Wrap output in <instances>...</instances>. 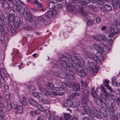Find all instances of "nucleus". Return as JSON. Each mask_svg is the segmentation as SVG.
<instances>
[{
	"mask_svg": "<svg viewBox=\"0 0 120 120\" xmlns=\"http://www.w3.org/2000/svg\"><path fill=\"white\" fill-rule=\"evenodd\" d=\"M120 17L117 18L115 20V23L116 26H115V28L112 27H110L107 29L109 30L106 32H109L108 37H112L115 36V34L120 31Z\"/></svg>",
	"mask_w": 120,
	"mask_h": 120,
	"instance_id": "obj_1",
	"label": "nucleus"
},
{
	"mask_svg": "<svg viewBox=\"0 0 120 120\" xmlns=\"http://www.w3.org/2000/svg\"><path fill=\"white\" fill-rule=\"evenodd\" d=\"M29 104L32 106L37 107L38 110L41 111H44L45 109L42 107V105L33 99L30 98L29 100Z\"/></svg>",
	"mask_w": 120,
	"mask_h": 120,
	"instance_id": "obj_2",
	"label": "nucleus"
},
{
	"mask_svg": "<svg viewBox=\"0 0 120 120\" xmlns=\"http://www.w3.org/2000/svg\"><path fill=\"white\" fill-rule=\"evenodd\" d=\"M39 100L44 104H47L50 102V100L47 96L46 95L43 96L41 93L39 94Z\"/></svg>",
	"mask_w": 120,
	"mask_h": 120,
	"instance_id": "obj_3",
	"label": "nucleus"
},
{
	"mask_svg": "<svg viewBox=\"0 0 120 120\" xmlns=\"http://www.w3.org/2000/svg\"><path fill=\"white\" fill-rule=\"evenodd\" d=\"M83 110L87 114H90L93 115H95L97 112V110L94 107L92 108V109H90L89 107L86 106L83 108Z\"/></svg>",
	"mask_w": 120,
	"mask_h": 120,
	"instance_id": "obj_4",
	"label": "nucleus"
},
{
	"mask_svg": "<svg viewBox=\"0 0 120 120\" xmlns=\"http://www.w3.org/2000/svg\"><path fill=\"white\" fill-rule=\"evenodd\" d=\"M84 53L89 58L91 59H92L95 61L97 62L98 60L97 59L96 55L93 53H91L90 51L87 50L85 49L84 50Z\"/></svg>",
	"mask_w": 120,
	"mask_h": 120,
	"instance_id": "obj_5",
	"label": "nucleus"
},
{
	"mask_svg": "<svg viewBox=\"0 0 120 120\" xmlns=\"http://www.w3.org/2000/svg\"><path fill=\"white\" fill-rule=\"evenodd\" d=\"M90 66L91 67L90 68V74L92 75V76L94 75L95 73L97 72L98 70L96 67V66L94 64L92 63L90 64Z\"/></svg>",
	"mask_w": 120,
	"mask_h": 120,
	"instance_id": "obj_6",
	"label": "nucleus"
},
{
	"mask_svg": "<svg viewBox=\"0 0 120 120\" xmlns=\"http://www.w3.org/2000/svg\"><path fill=\"white\" fill-rule=\"evenodd\" d=\"M84 95L83 96V98L82 99L81 101L82 104H86L88 102V96L87 95L88 93V91L85 90H82Z\"/></svg>",
	"mask_w": 120,
	"mask_h": 120,
	"instance_id": "obj_7",
	"label": "nucleus"
},
{
	"mask_svg": "<svg viewBox=\"0 0 120 120\" xmlns=\"http://www.w3.org/2000/svg\"><path fill=\"white\" fill-rule=\"evenodd\" d=\"M23 5V2L20 1L18 6L16 7V10L17 11L19 12L21 15H23L24 13V10L22 7Z\"/></svg>",
	"mask_w": 120,
	"mask_h": 120,
	"instance_id": "obj_8",
	"label": "nucleus"
},
{
	"mask_svg": "<svg viewBox=\"0 0 120 120\" xmlns=\"http://www.w3.org/2000/svg\"><path fill=\"white\" fill-rule=\"evenodd\" d=\"M94 39H95L96 40L101 41L102 40L105 41L107 40V38L105 36L102 35H94L93 37Z\"/></svg>",
	"mask_w": 120,
	"mask_h": 120,
	"instance_id": "obj_9",
	"label": "nucleus"
},
{
	"mask_svg": "<svg viewBox=\"0 0 120 120\" xmlns=\"http://www.w3.org/2000/svg\"><path fill=\"white\" fill-rule=\"evenodd\" d=\"M23 107L22 105H19L15 108L14 111L16 114H20L23 111Z\"/></svg>",
	"mask_w": 120,
	"mask_h": 120,
	"instance_id": "obj_10",
	"label": "nucleus"
},
{
	"mask_svg": "<svg viewBox=\"0 0 120 120\" xmlns=\"http://www.w3.org/2000/svg\"><path fill=\"white\" fill-rule=\"evenodd\" d=\"M32 3L34 4H36L37 5V6L38 8H41L40 11H43L44 10V7L42 4L40 3L39 2L38 0H36L35 1H33Z\"/></svg>",
	"mask_w": 120,
	"mask_h": 120,
	"instance_id": "obj_11",
	"label": "nucleus"
},
{
	"mask_svg": "<svg viewBox=\"0 0 120 120\" xmlns=\"http://www.w3.org/2000/svg\"><path fill=\"white\" fill-rule=\"evenodd\" d=\"M19 18L14 16L13 15H9L8 16V19L11 22H13L16 21Z\"/></svg>",
	"mask_w": 120,
	"mask_h": 120,
	"instance_id": "obj_12",
	"label": "nucleus"
},
{
	"mask_svg": "<svg viewBox=\"0 0 120 120\" xmlns=\"http://www.w3.org/2000/svg\"><path fill=\"white\" fill-rule=\"evenodd\" d=\"M21 24L22 22L21 20L19 18L16 21H15V22L13 23V25L15 26V27L18 28Z\"/></svg>",
	"mask_w": 120,
	"mask_h": 120,
	"instance_id": "obj_13",
	"label": "nucleus"
},
{
	"mask_svg": "<svg viewBox=\"0 0 120 120\" xmlns=\"http://www.w3.org/2000/svg\"><path fill=\"white\" fill-rule=\"evenodd\" d=\"M64 106L66 107H70L73 105V102L69 99H67L66 103H64Z\"/></svg>",
	"mask_w": 120,
	"mask_h": 120,
	"instance_id": "obj_14",
	"label": "nucleus"
},
{
	"mask_svg": "<svg viewBox=\"0 0 120 120\" xmlns=\"http://www.w3.org/2000/svg\"><path fill=\"white\" fill-rule=\"evenodd\" d=\"M0 20L1 21H3L4 20V17L3 15L0 13ZM4 25L3 24L2 22L0 21V31H3V26Z\"/></svg>",
	"mask_w": 120,
	"mask_h": 120,
	"instance_id": "obj_15",
	"label": "nucleus"
},
{
	"mask_svg": "<svg viewBox=\"0 0 120 120\" xmlns=\"http://www.w3.org/2000/svg\"><path fill=\"white\" fill-rule=\"evenodd\" d=\"M98 55L97 56H96L97 59L98 60L97 61V62L96 61H95L97 64H99L101 62V59H100V58L101 59H103L104 58V56L103 54L101 52H99L97 54Z\"/></svg>",
	"mask_w": 120,
	"mask_h": 120,
	"instance_id": "obj_16",
	"label": "nucleus"
},
{
	"mask_svg": "<svg viewBox=\"0 0 120 120\" xmlns=\"http://www.w3.org/2000/svg\"><path fill=\"white\" fill-rule=\"evenodd\" d=\"M59 63L60 65L64 68H66L67 67V59L61 60H60Z\"/></svg>",
	"mask_w": 120,
	"mask_h": 120,
	"instance_id": "obj_17",
	"label": "nucleus"
},
{
	"mask_svg": "<svg viewBox=\"0 0 120 120\" xmlns=\"http://www.w3.org/2000/svg\"><path fill=\"white\" fill-rule=\"evenodd\" d=\"M26 15L28 21L30 22H32L33 21L32 15L30 13H27Z\"/></svg>",
	"mask_w": 120,
	"mask_h": 120,
	"instance_id": "obj_18",
	"label": "nucleus"
},
{
	"mask_svg": "<svg viewBox=\"0 0 120 120\" xmlns=\"http://www.w3.org/2000/svg\"><path fill=\"white\" fill-rule=\"evenodd\" d=\"M80 89L79 84L78 83L75 84H74L73 90L75 91H79Z\"/></svg>",
	"mask_w": 120,
	"mask_h": 120,
	"instance_id": "obj_19",
	"label": "nucleus"
},
{
	"mask_svg": "<svg viewBox=\"0 0 120 120\" xmlns=\"http://www.w3.org/2000/svg\"><path fill=\"white\" fill-rule=\"evenodd\" d=\"M66 68H67V69H68L70 70V72H71L73 71L74 68L73 67L72 64L70 62H68L67 63V67ZM67 69L68 70V69Z\"/></svg>",
	"mask_w": 120,
	"mask_h": 120,
	"instance_id": "obj_20",
	"label": "nucleus"
},
{
	"mask_svg": "<svg viewBox=\"0 0 120 120\" xmlns=\"http://www.w3.org/2000/svg\"><path fill=\"white\" fill-rule=\"evenodd\" d=\"M101 46L102 49L101 50L105 52L107 51L108 50V47L107 45L102 43H101Z\"/></svg>",
	"mask_w": 120,
	"mask_h": 120,
	"instance_id": "obj_21",
	"label": "nucleus"
},
{
	"mask_svg": "<svg viewBox=\"0 0 120 120\" xmlns=\"http://www.w3.org/2000/svg\"><path fill=\"white\" fill-rule=\"evenodd\" d=\"M109 82V81H106L104 82V84L105 86L107 87V89H108L111 92H112L113 91V90L111 87L109 86L108 82Z\"/></svg>",
	"mask_w": 120,
	"mask_h": 120,
	"instance_id": "obj_22",
	"label": "nucleus"
},
{
	"mask_svg": "<svg viewBox=\"0 0 120 120\" xmlns=\"http://www.w3.org/2000/svg\"><path fill=\"white\" fill-rule=\"evenodd\" d=\"M74 63L77 65H79V66H81L82 64V62L81 60V59L80 58L79 59H76L74 60Z\"/></svg>",
	"mask_w": 120,
	"mask_h": 120,
	"instance_id": "obj_23",
	"label": "nucleus"
},
{
	"mask_svg": "<svg viewBox=\"0 0 120 120\" xmlns=\"http://www.w3.org/2000/svg\"><path fill=\"white\" fill-rule=\"evenodd\" d=\"M101 43L98 45L96 44H94L93 45V47L96 50H101L102 49L101 46Z\"/></svg>",
	"mask_w": 120,
	"mask_h": 120,
	"instance_id": "obj_24",
	"label": "nucleus"
},
{
	"mask_svg": "<svg viewBox=\"0 0 120 120\" xmlns=\"http://www.w3.org/2000/svg\"><path fill=\"white\" fill-rule=\"evenodd\" d=\"M12 101L11 102V103L12 106L13 108H15L17 107V106L18 105V103L15 100H12Z\"/></svg>",
	"mask_w": 120,
	"mask_h": 120,
	"instance_id": "obj_25",
	"label": "nucleus"
},
{
	"mask_svg": "<svg viewBox=\"0 0 120 120\" xmlns=\"http://www.w3.org/2000/svg\"><path fill=\"white\" fill-rule=\"evenodd\" d=\"M45 116L43 115H41L38 116L36 120H45Z\"/></svg>",
	"mask_w": 120,
	"mask_h": 120,
	"instance_id": "obj_26",
	"label": "nucleus"
},
{
	"mask_svg": "<svg viewBox=\"0 0 120 120\" xmlns=\"http://www.w3.org/2000/svg\"><path fill=\"white\" fill-rule=\"evenodd\" d=\"M0 75L3 76H4L5 77H6V75L4 72V70L3 68H0Z\"/></svg>",
	"mask_w": 120,
	"mask_h": 120,
	"instance_id": "obj_27",
	"label": "nucleus"
},
{
	"mask_svg": "<svg viewBox=\"0 0 120 120\" xmlns=\"http://www.w3.org/2000/svg\"><path fill=\"white\" fill-rule=\"evenodd\" d=\"M79 74L80 76L85 77L86 75V72L85 70H83L79 72Z\"/></svg>",
	"mask_w": 120,
	"mask_h": 120,
	"instance_id": "obj_28",
	"label": "nucleus"
},
{
	"mask_svg": "<svg viewBox=\"0 0 120 120\" xmlns=\"http://www.w3.org/2000/svg\"><path fill=\"white\" fill-rule=\"evenodd\" d=\"M63 116L64 119L66 120L70 119L71 118V116L68 113H64L63 114Z\"/></svg>",
	"mask_w": 120,
	"mask_h": 120,
	"instance_id": "obj_29",
	"label": "nucleus"
},
{
	"mask_svg": "<svg viewBox=\"0 0 120 120\" xmlns=\"http://www.w3.org/2000/svg\"><path fill=\"white\" fill-rule=\"evenodd\" d=\"M48 93L49 94H52L54 96L60 95V94L58 93V92L54 91H52L51 92H49Z\"/></svg>",
	"mask_w": 120,
	"mask_h": 120,
	"instance_id": "obj_30",
	"label": "nucleus"
},
{
	"mask_svg": "<svg viewBox=\"0 0 120 120\" xmlns=\"http://www.w3.org/2000/svg\"><path fill=\"white\" fill-rule=\"evenodd\" d=\"M104 7L105 9L107 11H110L112 9V7L109 5H105L104 6Z\"/></svg>",
	"mask_w": 120,
	"mask_h": 120,
	"instance_id": "obj_31",
	"label": "nucleus"
},
{
	"mask_svg": "<svg viewBox=\"0 0 120 120\" xmlns=\"http://www.w3.org/2000/svg\"><path fill=\"white\" fill-rule=\"evenodd\" d=\"M7 106L8 110L10 111L11 110L12 108L11 102L10 101L7 103Z\"/></svg>",
	"mask_w": 120,
	"mask_h": 120,
	"instance_id": "obj_32",
	"label": "nucleus"
},
{
	"mask_svg": "<svg viewBox=\"0 0 120 120\" xmlns=\"http://www.w3.org/2000/svg\"><path fill=\"white\" fill-rule=\"evenodd\" d=\"M94 3H97L98 5H102L104 4V2L101 0H96L94 1Z\"/></svg>",
	"mask_w": 120,
	"mask_h": 120,
	"instance_id": "obj_33",
	"label": "nucleus"
},
{
	"mask_svg": "<svg viewBox=\"0 0 120 120\" xmlns=\"http://www.w3.org/2000/svg\"><path fill=\"white\" fill-rule=\"evenodd\" d=\"M80 95V93H79L77 92L76 93H73L70 96L71 98L72 99H73L76 96H79Z\"/></svg>",
	"mask_w": 120,
	"mask_h": 120,
	"instance_id": "obj_34",
	"label": "nucleus"
},
{
	"mask_svg": "<svg viewBox=\"0 0 120 120\" xmlns=\"http://www.w3.org/2000/svg\"><path fill=\"white\" fill-rule=\"evenodd\" d=\"M46 116L48 118H50L52 116H54L53 115H52L51 112L48 110L46 111Z\"/></svg>",
	"mask_w": 120,
	"mask_h": 120,
	"instance_id": "obj_35",
	"label": "nucleus"
},
{
	"mask_svg": "<svg viewBox=\"0 0 120 120\" xmlns=\"http://www.w3.org/2000/svg\"><path fill=\"white\" fill-rule=\"evenodd\" d=\"M46 14L49 17H52L53 16V13L51 11H49Z\"/></svg>",
	"mask_w": 120,
	"mask_h": 120,
	"instance_id": "obj_36",
	"label": "nucleus"
},
{
	"mask_svg": "<svg viewBox=\"0 0 120 120\" xmlns=\"http://www.w3.org/2000/svg\"><path fill=\"white\" fill-rule=\"evenodd\" d=\"M97 118L101 119L102 118L101 113L100 112H97L95 115H94Z\"/></svg>",
	"mask_w": 120,
	"mask_h": 120,
	"instance_id": "obj_37",
	"label": "nucleus"
},
{
	"mask_svg": "<svg viewBox=\"0 0 120 120\" xmlns=\"http://www.w3.org/2000/svg\"><path fill=\"white\" fill-rule=\"evenodd\" d=\"M28 88L31 92L32 91L35 89L34 87L31 85H29L28 87Z\"/></svg>",
	"mask_w": 120,
	"mask_h": 120,
	"instance_id": "obj_38",
	"label": "nucleus"
},
{
	"mask_svg": "<svg viewBox=\"0 0 120 120\" xmlns=\"http://www.w3.org/2000/svg\"><path fill=\"white\" fill-rule=\"evenodd\" d=\"M39 20L42 22H43L45 21V19L43 16H41L38 17Z\"/></svg>",
	"mask_w": 120,
	"mask_h": 120,
	"instance_id": "obj_39",
	"label": "nucleus"
},
{
	"mask_svg": "<svg viewBox=\"0 0 120 120\" xmlns=\"http://www.w3.org/2000/svg\"><path fill=\"white\" fill-rule=\"evenodd\" d=\"M20 102H22V104L23 105H26L28 104V102L26 101L25 98L23 99V100Z\"/></svg>",
	"mask_w": 120,
	"mask_h": 120,
	"instance_id": "obj_40",
	"label": "nucleus"
},
{
	"mask_svg": "<svg viewBox=\"0 0 120 120\" xmlns=\"http://www.w3.org/2000/svg\"><path fill=\"white\" fill-rule=\"evenodd\" d=\"M111 0L113 1L114 3H116L117 5H119L120 4L119 6V8L120 9V0Z\"/></svg>",
	"mask_w": 120,
	"mask_h": 120,
	"instance_id": "obj_41",
	"label": "nucleus"
},
{
	"mask_svg": "<svg viewBox=\"0 0 120 120\" xmlns=\"http://www.w3.org/2000/svg\"><path fill=\"white\" fill-rule=\"evenodd\" d=\"M30 115L32 116H34L36 115V112L35 111H31L30 112Z\"/></svg>",
	"mask_w": 120,
	"mask_h": 120,
	"instance_id": "obj_42",
	"label": "nucleus"
},
{
	"mask_svg": "<svg viewBox=\"0 0 120 120\" xmlns=\"http://www.w3.org/2000/svg\"><path fill=\"white\" fill-rule=\"evenodd\" d=\"M16 28L13 25L11 28V31L12 33H14L15 32L16 30Z\"/></svg>",
	"mask_w": 120,
	"mask_h": 120,
	"instance_id": "obj_43",
	"label": "nucleus"
},
{
	"mask_svg": "<svg viewBox=\"0 0 120 120\" xmlns=\"http://www.w3.org/2000/svg\"><path fill=\"white\" fill-rule=\"evenodd\" d=\"M40 93H38L37 92H34L32 94V95L34 96V97H37V96H38V98L39 99V95Z\"/></svg>",
	"mask_w": 120,
	"mask_h": 120,
	"instance_id": "obj_44",
	"label": "nucleus"
},
{
	"mask_svg": "<svg viewBox=\"0 0 120 120\" xmlns=\"http://www.w3.org/2000/svg\"><path fill=\"white\" fill-rule=\"evenodd\" d=\"M81 83L82 86L84 87H85L87 86V83L86 81H81Z\"/></svg>",
	"mask_w": 120,
	"mask_h": 120,
	"instance_id": "obj_45",
	"label": "nucleus"
},
{
	"mask_svg": "<svg viewBox=\"0 0 120 120\" xmlns=\"http://www.w3.org/2000/svg\"><path fill=\"white\" fill-rule=\"evenodd\" d=\"M93 24V21L92 20H89L88 21L87 25L89 26L92 25Z\"/></svg>",
	"mask_w": 120,
	"mask_h": 120,
	"instance_id": "obj_46",
	"label": "nucleus"
},
{
	"mask_svg": "<svg viewBox=\"0 0 120 120\" xmlns=\"http://www.w3.org/2000/svg\"><path fill=\"white\" fill-rule=\"evenodd\" d=\"M25 30H27L28 31H32L33 29L30 26H27L25 27Z\"/></svg>",
	"mask_w": 120,
	"mask_h": 120,
	"instance_id": "obj_47",
	"label": "nucleus"
},
{
	"mask_svg": "<svg viewBox=\"0 0 120 120\" xmlns=\"http://www.w3.org/2000/svg\"><path fill=\"white\" fill-rule=\"evenodd\" d=\"M19 98L20 102H21L23 100V99L25 98L24 97V95H21L19 96Z\"/></svg>",
	"mask_w": 120,
	"mask_h": 120,
	"instance_id": "obj_48",
	"label": "nucleus"
},
{
	"mask_svg": "<svg viewBox=\"0 0 120 120\" xmlns=\"http://www.w3.org/2000/svg\"><path fill=\"white\" fill-rule=\"evenodd\" d=\"M84 18L86 21H88L90 19V17L88 15L85 16Z\"/></svg>",
	"mask_w": 120,
	"mask_h": 120,
	"instance_id": "obj_49",
	"label": "nucleus"
},
{
	"mask_svg": "<svg viewBox=\"0 0 120 120\" xmlns=\"http://www.w3.org/2000/svg\"><path fill=\"white\" fill-rule=\"evenodd\" d=\"M80 13L82 15H85L87 13V12L84 9L81 10L80 11Z\"/></svg>",
	"mask_w": 120,
	"mask_h": 120,
	"instance_id": "obj_50",
	"label": "nucleus"
},
{
	"mask_svg": "<svg viewBox=\"0 0 120 120\" xmlns=\"http://www.w3.org/2000/svg\"><path fill=\"white\" fill-rule=\"evenodd\" d=\"M101 21V18L99 17H97L96 18V22L97 23H99Z\"/></svg>",
	"mask_w": 120,
	"mask_h": 120,
	"instance_id": "obj_51",
	"label": "nucleus"
},
{
	"mask_svg": "<svg viewBox=\"0 0 120 120\" xmlns=\"http://www.w3.org/2000/svg\"><path fill=\"white\" fill-rule=\"evenodd\" d=\"M112 85L114 87L117 86V84L115 81L112 80Z\"/></svg>",
	"mask_w": 120,
	"mask_h": 120,
	"instance_id": "obj_52",
	"label": "nucleus"
},
{
	"mask_svg": "<svg viewBox=\"0 0 120 120\" xmlns=\"http://www.w3.org/2000/svg\"><path fill=\"white\" fill-rule=\"evenodd\" d=\"M106 28L105 26H102V28H101V29L102 30H106V31H105V32H106L107 31H108L109 30H107L108 28Z\"/></svg>",
	"mask_w": 120,
	"mask_h": 120,
	"instance_id": "obj_53",
	"label": "nucleus"
},
{
	"mask_svg": "<svg viewBox=\"0 0 120 120\" xmlns=\"http://www.w3.org/2000/svg\"><path fill=\"white\" fill-rule=\"evenodd\" d=\"M49 86L51 89H52L54 87V85L52 83H49Z\"/></svg>",
	"mask_w": 120,
	"mask_h": 120,
	"instance_id": "obj_54",
	"label": "nucleus"
},
{
	"mask_svg": "<svg viewBox=\"0 0 120 120\" xmlns=\"http://www.w3.org/2000/svg\"><path fill=\"white\" fill-rule=\"evenodd\" d=\"M79 103L78 102H76L74 104V107L75 108H76L79 106Z\"/></svg>",
	"mask_w": 120,
	"mask_h": 120,
	"instance_id": "obj_55",
	"label": "nucleus"
},
{
	"mask_svg": "<svg viewBox=\"0 0 120 120\" xmlns=\"http://www.w3.org/2000/svg\"><path fill=\"white\" fill-rule=\"evenodd\" d=\"M101 92H103L104 93L106 92V89L103 86H101Z\"/></svg>",
	"mask_w": 120,
	"mask_h": 120,
	"instance_id": "obj_56",
	"label": "nucleus"
},
{
	"mask_svg": "<svg viewBox=\"0 0 120 120\" xmlns=\"http://www.w3.org/2000/svg\"><path fill=\"white\" fill-rule=\"evenodd\" d=\"M66 87V85L64 83L62 84V85H61V88L63 89H64Z\"/></svg>",
	"mask_w": 120,
	"mask_h": 120,
	"instance_id": "obj_57",
	"label": "nucleus"
},
{
	"mask_svg": "<svg viewBox=\"0 0 120 120\" xmlns=\"http://www.w3.org/2000/svg\"><path fill=\"white\" fill-rule=\"evenodd\" d=\"M103 95H104L105 97L106 98V99L109 96L108 94L106 93V92H104L103 94Z\"/></svg>",
	"mask_w": 120,
	"mask_h": 120,
	"instance_id": "obj_58",
	"label": "nucleus"
},
{
	"mask_svg": "<svg viewBox=\"0 0 120 120\" xmlns=\"http://www.w3.org/2000/svg\"><path fill=\"white\" fill-rule=\"evenodd\" d=\"M24 9V11H25V12L26 15V13H29V10L26 7Z\"/></svg>",
	"mask_w": 120,
	"mask_h": 120,
	"instance_id": "obj_59",
	"label": "nucleus"
},
{
	"mask_svg": "<svg viewBox=\"0 0 120 120\" xmlns=\"http://www.w3.org/2000/svg\"><path fill=\"white\" fill-rule=\"evenodd\" d=\"M9 13H10L9 15H13L15 13V12L13 10H10Z\"/></svg>",
	"mask_w": 120,
	"mask_h": 120,
	"instance_id": "obj_60",
	"label": "nucleus"
},
{
	"mask_svg": "<svg viewBox=\"0 0 120 120\" xmlns=\"http://www.w3.org/2000/svg\"><path fill=\"white\" fill-rule=\"evenodd\" d=\"M4 87L5 90H8V86L7 85L5 84L4 85Z\"/></svg>",
	"mask_w": 120,
	"mask_h": 120,
	"instance_id": "obj_61",
	"label": "nucleus"
},
{
	"mask_svg": "<svg viewBox=\"0 0 120 120\" xmlns=\"http://www.w3.org/2000/svg\"><path fill=\"white\" fill-rule=\"evenodd\" d=\"M82 120H90V119L88 117L85 116L82 118Z\"/></svg>",
	"mask_w": 120,
	"mask_h": 120,
	"instance_id": "obj_62",
	"label": "nucleus"
},
{
	"mask_svg": "<svg viewBox=\"0 0 120 120\" xmlns=\"http://www.w3.org/2000/svg\"><path fill=\"white\" fill-rule=\"evenodd\" d=\"M48 120H54V116H52L50 117L49 118Z\"/></svg>",
	"mask_w": 120,
	"mask_h": 120,
	"instance_id": "obj_63",
	"label": "nucleus"
},
{
	"mask_svg": "<svg viewBox=\"0 0 120 120\" xmlns=\"http://www.w3.org/2000/svg\"><path fill=\"white\" fill-rule=\"evenodd\" d=\"M118 88L117 90L118 91H120V82L119 83L118 85H117Z\"/></svg>",
	"mask_w": 120,
	"mask_h": 120,
	"instance_id": "obj_64",
	"label": "nucleus"
}]
</instances>
